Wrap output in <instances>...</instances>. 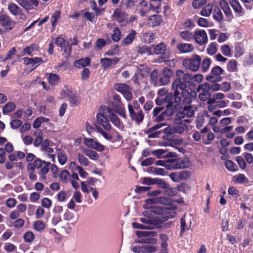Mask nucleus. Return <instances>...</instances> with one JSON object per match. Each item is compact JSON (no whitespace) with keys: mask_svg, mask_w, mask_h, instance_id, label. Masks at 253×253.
Segmentation results:
<instances>
[{"mask_svg":"<svg viewBox=\"0 0 253 253\" xmlns=\"http://www.w3.org/2000/svg\"><path fill=\"white\" fill-rule=\"evenodd\" d=\"M173 211L169 208L163 206H156L152 210L145 211L143 214L150 218L149 220L140 218V221H166L173 217Z\"/></svg>","mask_w":253,"mask_h":253,"instance_id":"nucleus-1","label":"nucleus"},{"mask_svg":"<svg viewBox=\"0 0 253 253\" xmlns=\"http://www.w3.org/2000/svg\"><path fill=\"white\" fill-rule=\"evenodd\" d=\"M187 85L179 79H175L172 84V88L174 90V100L176 105H179L181 102L180 94L187 95L188 90Z\"/></svg>","mask_w":253,"mask_h":253,"instance_id":"nucleus-2","label":"nucleus"},{"mask_svg":"<svg viewBox=\"0 0 253 253\" xmlns=\"http://www.w3.org/2000/svg\"><path fill=\"white\" fill-rule=\"evenodd\" d=\"M108 107L106 106H101L100 108L99 113L96 116L98 123L106 130H110L112 128V126L109 122V115L110 114Z\"/></svg>","mask_w":253,"mask_h":253,"instance_id":"nucleus-3","label":"nucleus"},{"mask_svg":"<svg viewBox=\"0 0 253 253\" xmlns=\"http://www.w3.org/2000/svg\"><path fill=\"white\" fill-rule=\"evenodd\" d=\"M16 22L6 14L0 15V34L11 31L15 26Z\"/></svg>","mask_w":253,"mask_h":253,"instance_id":"nucleus-4","label":"nucleus"},{"mask_svg":"<svg viewBox=\"0 0 253 253\" xmlns=\"http://www.w3.org/2000/svg\"><path fill=\"white\" fill-rule=\"evenodd\" d=\"M201 62V58L198 55H194L191 58L184 59L183 65L187 69L196 72L199 69Z\"/></svg>","mask_w":253,"mask_h":253,"instance_id":"nucleus-5","label":"nucleus"},{"mask_svg":"<svg viewBox=\"0 0 253 253\" xmlns=\"http://www.w3.org/2000/svg\"><path fill=\"white\" fill-rule=\"evenodd\" d=\"M224 72V70L219 66L213 67L210 74L207 76L206 80L210 82L217 83L221 82L222 78L220 76Z\"/></svg>","mask_w":253,"mask_h":253,"instance_id":"nucleus-6","label":"nucleus"},{"mask_svg":"<svg viewBox=\"0 0 253 253\" xmlns=\"http://www.w3.org/2000/svg\"><path fill=\"white\" fill-rule=\"evenodd\" d=\"M194 114V111L191 106H185L182 110L177 112L176 119L181 120L182 122L189 123L190 122L189 118L193 117Z\"/></svg>","mask_w":253,"mask_h":253,"instance_id":"nucleus-7","label":"nucleus"},{"mask_svg":"<svg viewBox=\"0 0 253 253\" xmlns=\"http://www.w3.org/2000/svg\"><path fill=\"white\" fill-rule=\"evenodd\" d=\"M114 88L122 93L127 101L132 99V89L128 85L126 84H118L115 85Z\"/></svg>","mask_w":253,"mask_h":253,"instance_id":"nucleus-8","label":"nucleus"},{"mask_svg":"<svg viewBox=\"0 0 253 253\" xmlns=\"http://www.w3.org/2000/svg\"><path fill=\"white\" fill-rule=\"evenodd\" d=\"M128 111L131 120L136 123H140L142 122L144 119V114L142 110L133 109L131 104H128Z\"/></svg>","mask_w":253,"mask_h":253,"instance_id":"nucleus-9","label":"nucleus"},{"mask_svg":"<svg viewBox=\"0 0 253 253\" xmlns=\"http://www.w3.org/2000/svg\"><path fill=\"white\" fill-rule=\"evenodd\" d=\"M173 95L171 92H169L166 96H158L155 99L157 105L161 106L166 104L167 107H171L173 106V103L172 101Z\"/></svg>","mask_w":253,"mask_h":253,"instance_id":"nucleus-10","label":"nucleus"},{"mask_svg":"<svg viewBox=\"0 0 253 253\" xmlns=\"http://www.w3.org/2000/svg\"><path fill=\"white\" fill-rule=\"evenodd\" d=\"M55 44L62 48V49L69 56L71 52V46H69V42L66 41L62 37L59 36L55 40Z\"/></svg>","mask_w":253,"mask_h":253,"instance_id":"nucleus-11","label":"nucleus"},{"mask_svg":"<svg viewBox=\"0 0 253 253\" xmlns=\"http://www.w3.org/2000/svg\"><path fill=\"white\" fill-rule=\"evenodd\" d=\"M108 109L109 110V121L113 124V125L117 127L121 130H123L124 128V125L123 123L121 121L119 117L115 114L112 109L108 107Z\"/></svg>","mask_w":253,"mask_h":253,"instance_id":"nucleus-12","label":"nucleus"},{"mask_svg":"<svg viewBox=\"0 0 253 253\" xmlns=\"http://www.w3.org/2000/svg\"><path fill=\"white\" fill-rule=\"evenodd\" d=\"M194 38L195 42L200 45H203L208 42V37L206 31L204 30H200L195 31L194 34Z\"/></svg>","mask_w":253,"mask_h":253,"instance_id":"nucleus-13","label":"nucleus"},{"mask_svg":"<svg viewBox=\"0 0 253 253\" xmlns=\"http://www.w3.org/2000/svg\"><path fill=\"white\" fill-rule=\"evenodd\" d=\"M84 143L87 147L91 148L99 152H102L105 149V147L103 145L92 138H84Z\"/></svg>","mask_w":253,"mask_h":253,"instance_id":"nucleus-14","label":"nucleus"},{"mask_svg":"<svg viewBox=\"0 0 253 253\" xmlns=\"http://www.w3.org/2000/svg\"><path fill=\"white\" fill-rule=\"evenodd\" d=\"M54 223L57 229L61 232L69 233L74 227V224L73 222H54Z\"/></svg>","mask_w":253,"mask_h":253,"instance_id":"nucleus-15","label":"nucleus"},{"mask_svg":"<svg viewBox=\"0 0 253 253\" xmlns=\"http://www.w3.org/2000/svg\"><path fill=\"white\" fill-rule=\"evenodd\" d=\"M183 122L177 119H175V124L171 128L173 133L181 134L188 130V126Z\"/></svg>","mask_w":253,"mask_h":253,"instance_id":"nucleus-16","label":"nucleus"},{"mask_svg":"<svg viewBox=\"0 0 253 253\" xmlns=\"http://www.w3.org/2000/svg\"><path fill=\"white\" fill-rule=\"evenodd\" d=\"M160 222H143V224L138 222H132V226L134 228L141 229H153L157 227Z\"/></svg>","mask_w":253,"mask_h":253,"instance_id":"nucleus-17","label":"nucleus"},{"mask_svg":"<svg viewBox=\"0 0 253 253\" xmlns=\"http://www.w3.org/2000/svg\"><path fill=\"white\" fill-rule=\"evenodd\" d=\"M23 60L24 64L31 65L33 68V69H35L43 62L42 58L38 57L34 58L24 57Z\"/></svg>","mask_w":253,"mask_h":253,"instance_id":"nucleus-18","label":"nucleus"},{"mask_svg":"<svg viewBox=\"0 0 253 253\" xmlns=\"http://www.w3.org/2000/svg\"><path fill=\"white\" fill-rule=\"evenodd\" d=\"M164 126H165L164 124H160L154 126H153L149 128L146 132V133L148 134V138H151L159 137L160 134H161V132L156 130Z\"/></svg>","mask_w":253,"mask_h":253,"instance_id":"nucleus-19","label":"nucleus"},{"mask_svg":"<svg viewBox=\"0 0 253 253\" xmlns=\"http://www.w3.org/2000/svg\"><path fill=\"white\" fill-rule=\"evenodd\" d=\"M172 74V71L168 67L164 68L162 76L159 80L160 84L161 85H165L169 83Z\"/></svg>","mask_w":253,"mask_h":253,"instance_id":"nucleus-20","label":"nucleus"},{"mask_svg":"<svg viewBox=\"0 0 253 253\" xmlns=\"http://www.w3.org/2000/svg\"><path fill=\"white\" fill-rule=\"evenodd\" d=\"M230 4L237 16H242L244 14V9L237 0H229Z\"/></svg>","mask_w":253,"mask_h":253,"instance_id":"nucleus-21","label":"nucleus"},{"mask_svg":"<svg viewBox=\"0 0 253 253\" xmlns=\"http://www.w3.org/2000/svg\"><path fill=\"white\" fill-rule=\"evenodd\" d=\"M119 58L117 57L113 59L104 58L101 59L100 63L104 68H108L112 65L117 64L119 62Z\"/></svg>","mask_w":253,"mask_h":253,"instance_id":"nucleus-22","label":"nucleus"},{"mask_svg":"<svg viewBox=\"0 0 253 253\" xmlns=\"http://www.w3.org/2000/svg\"><path fill=\"white\" fill-rule=\"evenodd\" d=\"M137 34L136 32L132 29L130 33L122 41V44L124 46L130 44L135 38Z\"/></svg>","mask_w":253,"mask_h":253,"instance_id":"nucleus-23","label":"nucleus"},{"mask_svg":"<svg viewBox=\"0 0 253 253\" xmlns=\"http://www.w3.org/2000/svg\"><path fill=\"white\" fill-rule=\"evenodd\" d=\"M210 115L207 111L198 115L196 120V127L200 128L204 125L206 118H209Z\"/></svg>","mask_w":253,"mask_h":253,"instance_id":"nucleus-24","label":"nucleus"},{"mask_svg":"<svg viewBox=\"0 0 253 253\" xmlns=\"http://www.w3.org/2000/svg\"><path fill=\"white\" fill-rule=\"evenodd\" d=\"M46 76L49 84L52 86H55L58 84L60 81V77L58 75L54 73H47Z\"/></svg>","mask_w":253,"mask_h":253,"instance_id":"nucleus-25","label":"nucleus"},{"mask_svg":"<svg viewBox=\"0 0 253 253\" xmlns=\"http://www.w3.org/2000/svg\"><path fill=\"white\" fill-rule=\"evenodd\" d=\"M177 48L182 53H188L194 49L193 46L190 43H181L178 44Z\"/></svg>","mask_w":253,"mask_h":253,"instance_id":"nucleus-26","label":"nucleus"},{"mask_svg":"<svg viewBox=\"0 0 253 253\" xmlns=\"http://www.w3.org/2000/svg\"><path fill=\"white\" fill-rule=\"evenodd\" d=\"M8 9L14 16L21 15L22 13V9L14 3H11L8 4Z\"/></svg>","mask_w":253,"mask_h":253,"instance_id":"nucleus-27","label":"nucleus"},{"mask_svg":"<svg viewBox=\"0 0 253 253\" xmlns=\"http://www.w3.org/2000/svg\"><path fill=\"white\" fill-rule=\"evenodd\" d=\"M57 153L59 163L61 165H64L68 160L67 154L61 149H57Z\"/></svg>","mask_w":253,"mask_h":253,"instance_id":"nucleus-28","label":"nucleus"},{"mask_svg":"<svg viewBox=\"0 0 253 253\" xmlns=\"http://www.w3.org/2000/svg\"><path fill=\"white\" fill-rule=\"evenodd\" d=\"M90 60L89 58H82L80 60H76L74 63V65L77 68H83L88 66L90 64Z\"/></svg>","mask_w":253,"mask_h":253,"instance_id":"nucleus-29","label":"nucleus"},{"mask_svg":"<svg viewBox=\"0 0 253 253\" xmlns=\"http://www.w3.org/2000/svg\"><path fill=\"white\" fill-rule=\"evenodd\" d=\"M165 168L169 170L179 169L177 159H169L166 161Z\"/></svg>","mask_w":253,"mask_h":253,"instance_id":"nucleus-30","label":"nucleus"},{"mask_svg":"<svg viewBox=\"0 0 253 253\" xmlns=\"http://www.w3.org/2000/svg\"><path fill=\"white\" fill-rule=\"evenodd\" d=\"M213 18L218 23L222 22L223 20V15L218 7H215L214 8L213 12Z\"/></svg>","mask_w":253,"mask_h":253,"instance_id":"nucleus-31","label":"nucleus"},{"mask_svg":"<svg viewBox=\"0 0 253 253\" xmlns=\"http://www.w3.org/2000/svg\"><path fill=\"white\" fill-rule=\"evenodd\" d=\"M125 14L120 8H116L112 16V18L119 22H122L124 19Z\"/></svg>","mask_w":253,"mask_h":253,"instance_id":"nucleus-32","label":"nucleus"},{"mask_svg":"<svg viewBox=\"0 0 253 253\" xmlns=\"http://www.w3.org/2000/svg\"><path fill=\"white\" fill-rule=\"evenodd\" d=\"M154 52L156 54H163L167 49V46L163 42L156 45H153Z\"/></svg>","mask_w":253,"mask_h":253,"instance_id":"nucleus-33","label":"nucleus"},{"mask_svg":"<svg viewBox=\"0 0 253 253\" xmlns=\"http://www.w3.org/2000/svg\"><path fill=\"white\" fill-rule=\"evenodd\" d=\"M137 73L142 77H144L148 75L149 69L146 65L141 64L137 67Z\"/></svg>","mask_w":253,"mask_h":253,"instance_id":"nucleus-34","label":"nucleus"},{"mask_svg":"<svg viewBox=\"0 0 253 253\" xmlns=\"http://www.w3.org/2000/svg\"><path fill=\"white\" fill-rule=\"evenodd\" d=\"M180 37L185 41L190 42L193 39L194 34L188 30H184L180 32Z\"/></svg>","mask_w":253,"mask_h":253,"instance_id":"nucleus-35","label":"nucleus"},{"mask_svg":"<svg viewBox=\"0 0 253 253\" xmlns=\"http://www.w3.org/2000/svg\"><path fill=\"white\" fill-rule=\"evenodd\" d=\"M149 24L152 27L159 25L162 21L161 17L157 14L151 16L149 18Z\"/></svg>","mask_w":253,"mask_h":253,"instance_id":"nucleus-36","label":"nucleus"},{"mask_svg":"<svg viewBox=\"0 0 253 253\" xmlns=\"http://www.w3.org/2000/svg\"><path fill=\"white\" fill-rule=\"evenodd\" d=\"M154 34L152 32H146L143 34L142 41L146 43H150L154 40Z\"/></svg>","mask_w":253,"mask_h":253,"instance_id":"nucleus-37","label":"nucleus"},{"mask_svg":"<svg viewBox=\"0 0 253 253\" xmlns=\"http://www.w3.org/2000/svg\"><path fill=\"white\" fill-rule=\"evenodd\" d=\"M213 9V5L212 4H208L205 6L200 12L201 15L204 16H209Z\"/></svg>","mask_w":253,"mask_h":253,"instance_id":"nucleus-38","label":"nucleus"},{"mask_svg":"<svg viewBox=\"0 0 253 253\" xmlns=\"http://www.w3.org/2000/svg\"><path fill=\"white\" fill-rule=\"evenodd\" d=\"M211 63V60L209 58L204 59L202 62H201L202 72L203 73L207 72L209 70Z\"/></svg>","mask_w":253,"mask_h":253,"instance_id":"nucleus-39","label":"nucleus"},{"mask_svg":"<svg viewBox=\"0 0 253 253\" xmlns=\"http://www.w3.org/2000/svg\"><path fill=\"white\" fill-rule=\"evenodd\" d=\"M148 169L149 172L153 173L156 175L164 176L166 174V169L163 168L152 167H150Z\"/></svg>","mask_w":253,"mask_h":253,"instance_id":"nucleus-40","label":"nucleus"},{"mask_svg":"<svg viewBox=\"0 0 253 253\" xmlns=\"http://www.w3.org/2000/svg\"><path fill=\"white\" fill-rule=\"evenodd\" d=\"M83 152L86 156L93 160H97L99 158L98 154L94 151L90 149H84Z\"/></svg>","mask_w":253,"mask_h":253,"instance_id":"nucleus-41","label":"nucleus"},{"mask_svg":"<svg viewBox=\"0 0 253 253\" xmlns=\"http://www.w3.org/2000/svg\"><path fill=\"white\" fill-rule=\"evenodd\" d=\"M16 107V105L13 102H8L6 103L2 109V113L6 114L8 113L13 111Z\"/></svg>","mask_w":253,"mask_h":253,"instance_id":"nucleus-42","label":"nucleus"},{"mask_svg":"<svg viewBox=\"0 0 253 253\" xmlns=\"http://www.w3.org/2000/svg\"><path fill=\"white\" fill-rule=\"evenodd\" d=\"M156 204L155 198H152L146 200L143 206L144 209L150 210L155 207L154 205Z\"/></svg>","mask_w":253,"mask_h":253,"instance_id":"nucleus-43","label":"nucleus"},{"mask_svg":"<svg viewBox=\"0 0 253 253\" xmlns=\"http://www.w3.org/2000/svg\"><path fill=\"white\" fill-rule=\"evenodd\" d=\"M49 119L46 118L44 117H39L37 118L33 123V127L36 128L40 127L42 123L47 122L49 121Z\"/></svg>","mask_w":253,"mask_h":253,"instance_id":"nucleus-44","label":"nucleus"},{"mask_svg":"<svg viewBox=\"0 0 253 253\" xmlns=\"http://www.w3.org/2000/svg\"><path fill=\"white\" fill-rule=\"evenodd\" d=\"M39 47L36 44H32L29 46L26 47L23 50V54H27L32 56V52L34 51H38Z\"/></svg>","mask_w":253,"mask_h":253,"instance_id":"nucleus-45","label":"nucleus"},{"mask_svg":"<svg viewBox=\"0 0 253 253\" xmlns=\"http://www.w3.org/2000/svg\"><path fill=\"white\" fill-rule=\"evenodd\" d=\"M155 236H152L150 235L147 237H145L144 238L138 240L136 242L140 243H146L150 244H155L157 243V240L154 238Z\"/></svg>","mask_w":253,"mask_h":253,"instance_id":"nucleus-46","label":"nucleus"},{"mask_svg":"<svg viewBox=\"0 0 253 253\" xmlns=\"http://www.w3.org/2000/svg\"><path fill=\"white\" fill-rule=\"evenodd\" d=\"M60 11L59 10H56L53 13L51 17V23L52 26L54 28L56 25V23L58 20L61 18Z\"/></svg>","mask_w":253,"mask_h":253,"instance_id":"nucleus-47","label":"nucleus"},{"mask_svg":"<svg viewBox=\"0 0 253 253\" xmlns=\"http://www.w3.org/2000/svg\"><path fill=\"white\" fill-rule=\"evenodd\" d=\"M225 166L229 171H236L238 170V167L236 164L231 160H226L225 162Z\"/></svg>","mask_w":253,"mask_h":253,"instance_id":"nucleus-48","label":"nucleus"},{"mask_svg":"<svg viewBox=\"0 0 253 253\" xmlns=\"http://www.w3.org/2000/svg\"><path fill=\"white\" fill-rule=\"evenodd\" d=\"M155 200L156 204L168 205L170 203V199L165 196L155 197Z\"/></svg>","mask_w":253,"mask_h":253,"instance_id":"nucleus-49","label":"nucleus"},{"mask_svg":"<svg viewBox=\"0 0 253 253\" xmlns=\"http://www.w3.org/2000/svg\"><path fill=\"white\" fill-rule=\"evenodd\" d=\"M211 86L209 83H205L199 85L198 91H202V92L209 94L211 95L210 91Z\"/></svg>","mask_w":253,"mask_h":253,"instance_id":"nucleus-50","label":"nucleus"},{"mask_svg":"<svg viewBox=\"0 0 253 253\" xmlns=\"http://www.w3.org/2000/svg\"><path fill=\"white\" fill-rule=\"evenodd\" d=\"M178 163V169H185L188 168L190 166V161L188 159L184 158L181 160L177 159Z\"/></svg>","mask_w":253,"mask_h":253,"instance_id":"nucleus-51","label":"nucleus"},{"mask_svg":"<svg viewBox=\"0 0 253 253\" xmlns=\"http://www.w3.org/2000/svg\"><path fill=\"white\" fill-rule=\"evenodd\" d=\"M60 178L63 182L67 183L70 179V173L67 170H63L60 173Z\"/></svg>","mask_w":253,"mask_h":253,"instance_id":"nucleus-52","label":"nucleus"},{"mask_svg":"<svg viewBox=\"0 0 253 253\" xmlns=\"http://www.w3.org/2000/svg\"><path fill=\"white\" fill-rule=\"evenodd\" d=\"M220 50L224 55L227 57L232 56L231 48L228 45L225 44L221 46Z\"/></svg>","mask_w":253,"mask_h":253,"instance_id":"nucleus-53","label":"nucleus"},{"mask_svg":"<svg viewBox=\"0 0 253 253\" xmlns=\"http://www.w3.org/2000/svg\"><path fill=\"white\" fill-rule=\"evenodd\" d=\"M121 33L118 28L115 27L113 30L112 36V40L115 42H118L121 39Z\"/></svg>","mask_w":253,"mask_h":253,"instance_id":"nucleus-54","label":"nucleus"},{"mask_svg":"<svg viewBox=\"0 0 253 253\" xmlns=\"http://www.w3.org/2000/svg\"><path fill=\"white\" fill-rule=\"evenodd\" d=\"M217 43L215 42L211 43L207 49V53L211 55L214 54L217 51Z\"/></svg>","mask_w":253,"mask_h":253,"instance_id":"nucleus-55","label":"nucleus"},{"mask_svg":"<svg viewBox=\"0 0 253 253\" xmlns=\"http://www.w3.org/2000/svg\"><path fill=\"white\" fill-rule=\"evenodd\" d=\"M136 234L138 237H145L151 235L152 236H156L157 233L154 231H137Z\"/></svg>","mask_w":253,"mask_h":253,"instance_id":"nucleus-56","label":"nucleus"},{"mask_svg":"<svg viewBox=\"0 0 253 253\" xmlns=\"http://www.w3.org/2000/svg\"><path fill=\"white\" fill-rule=\"evenodd\" d=\"M237 62L235 60H230L227 65V69L229 72H234L237 71Z\"/></svg>","mask_w":253,"mask_h":253,"instance_id":"nucleus-57","label":"nucleus"},{"mask_svg":"<svg viewBox=\"0 0 253 253\" xmlns=\"http://www.w3.org/2000/svg\"><path fill=\"white\" fill-rule=\"evenodd\" d=\"M137 53L143 54L145 53H147L148 55L152 54L151 52V49L149 48L147 46H139L137 49Z\"/></svg>","mask_w":253,"mask_h":253,"instance_id":"nucleus-58","label":"nucleus"},{"mask_svg":"<svg viewBox=\"0 0 253 253\" xmlns=\"http://www.w3.org/2000/svg\"><path fill=\"white\" fill-rule=\"evenodd\" d=\"M34 234L30 231L25 233L23 236L25 242L27 243H31L34 240Z\"/></svg>","mask_w":253,"mask_h":253,"instance_id":"nucleus-59","label":"nucleus"},{"mask_svg":"<svg viewBox=\"0 0 253 253\" xmlns=\"http://www.w3.org/2000/svg\"><path fill=\"white\" fill-rule=\"evenodd\" d=\"M78 158L80 163L82 165L87 166L89 165V161L83 154L79 153Z\"/></svg>","mask_w":253,"mask_h":253,"instance_id":"nucleus-60","label":"nucleus"},{"mask_svg":"<svg viewBox=\"0 0 253 253\" xmlns=\"http://www.w3.org/2000/svg\"><path fill=\"white\" fill-rule=\"evenodd\" d=\"M73 93L68 86H65L61 92V95L64 98H69Z\"/></svg>","mask_w":253,"mask_h":253,"instance_id":"nucleus-61","label":"nucleus"},{"mask_svg":"<svg viewBox=\"0 0 253 253\" xmlns=\"http://www.w3.org/2000/svg\"><path fill=\"white\" fill-rule=\"evenodd\" d=\"M223 11L226 16V21L228 22L231 21L234 18V16L230 8L224 9Z\"/></svg>","mask_w":253,"mask_h":253,"instance_id":"nucleus-62","label":"nucleus"},{"mask_svg":"<svg viewBox=\"0 0 253 253\" xmlns=\"http://www.w3.org/2000/svg\"><path fill=\"white\" fill-rule=\"evenodd\" d=\"M4 249L7 252H12L16 251V247L10 243H6L4 244Z\"/></svg>","mask_w":253,"mask_h":253,"instance_id":"nucleus-63","label":"nucleus"},{"mask_svg":"<svg viewBox=\"0 0 253 253\" xmlns=\"http://www.w3.org/2000/svg\"><path fill=\"white\" fill-rule=\"evenodd\" d=\"M140 4H141L142 6H144V7L141 9L140 13L141 16H144L149 10V6L145 1L141 2Z\"/></svg>","mask_w":253,"mask_h":253,"instance_id":"nucleus-64","label":"nucleus"}]
</instances>
